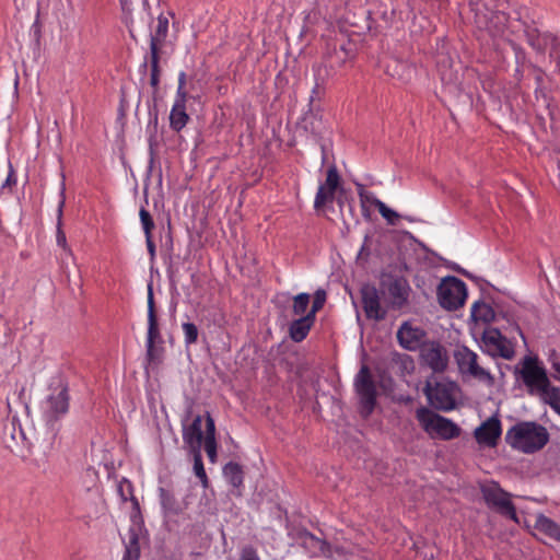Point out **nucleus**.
<instances>
[{
    "label": "nucleus",
    "instance_id": "obj_44",
    "mask_svg": "<svg viewBox=\"0 0 560 560\" xmlns=\"http://www.w3.org/2000/svg\"><path fill=\"white\" fill-rule=\"evenodd\" d=\"M145 244H147V248L150 254V257L153 260L155 257L156 248H155V244L152 240V234L145 235Z\"/></svg>",
    "mask_w": 560,
    "mask_h": 560
},
{
    "label": "nucleus",
    "instance_id": "obj_19",
    "mask_svg": "<svg viewBox=\"0 0 560 560\" xmlns=\"http://www.w3.org/2000/svg\"><path fill=\"white\" fill-rule=\"evenodd\" d=\"M202 432V417L196 416L192 422L185 427L183 430L184 442L192 450V452L200 451L202 441L205 440Z\"/></svg>",
    "mask_w": 560,
    "mask_h": 560
},
{
    "label": "nucleus",
    "instance_id": "obj_45",
    "mask_svg": "<svg viewBox=\"0 0 560 560\" xmlns=\"http://www.w3.org/2000/svg\"><path fill=\"white\" fill-rule=\"evenodd\" d=\"M551 368L553 370L552 377L560 382V362L553 361Z\"/></svg>",
    "mask_w": 560,
    "mask_h": 560
},
{
    "label": "nucleus",
    "instance_id": "obj_29",
    "mask_svg": "<svg viewBox=\"0 0 560 560\" xmlns=\"http://www.w3.org/2000/svg\"><path fill=\"white\" fill-rule=\"evenodd\" d=\"M65 205V200L61 199L58 207V222H57V232H56V242L57 245L60 246L67 255H72V252L67 243L66 233L63 232L61 225H62V207Z\"/></svg>",
    "mask_w": 560,
    "mask_h": 560
},
{
    "label": "nucleus",
    "instance_id": "obj_12",
    "mask_svg": "<svg viewBox=\"0 0 560 560\" xmlns=\"http://www.w3.org/2000/svg\"><path fill=\"white\" fill-rule=\"evenodd\" d=\"M341 185V178L336 165L328 167L326 172V179L318 186L315 199L314 209L322 210L326 205L331 203L335 199L336 191Z\"/></svg>",
    "mask_w": 560,
    "mask_h": 560
},
{
    "label": "nucleus",
    "instance_id": "obj_1",
    "mask_svg": "<svg viewBox=\"0 0 560 560\" xmlns=\"http://www.w3.org/2000/svg\"><path fill=\"white\" fill-rule=\"evenodd\" d=\"M506 443L525 454L540 451L549 442V432L534 421L517 422L505 433Z\"/></svg>",
    "mask_w": 560,
    "mask_h": 560
},
{
    "label": "nucleus",
    "instance_id": "obj_15",
    "mask_svg": "<svg viewBox=\"0 0 560 560\" xmlns=\"http://www.w3.org/2000/svg\"><path fill=\"white\" fill-rule=\"evenodd\" d=\"M160 338V328L155 311L154 295L152 283L148 284V336H147V352L152 357L154 351V343Z\"/></svg>",
    "mask_w": 560,
    "mask_h": 560
},
{
    "label": "nucleus",
    "instance_id": "obj_7",
    "mask_svg": "<svg viewBox=\"0 0 560 560\" xmlns=\"http://www.w3.org/2000/svg\"><path fill=\"white\" fill-rule=\"evenodd\" d=\"M466 298V283L456 277L444 278L438 287L439 303L445 310H458L464 305Z\"/></svg>",
    "mask_w": 560,
    "mask_h": 560
},
{
    "label": "nucleus",
    "instance_id": "obj_33",
    "mask_svg": "<svg viewBox=\"0 0 560 560\" xmlns=\"http://www.w3.org/2000/svg\"><path fill=\"white\" fill-rule=\"evenodd\" d=\"M376 201V209L378 210L380 214L387 221L388 224L395 225L397 223V220L399 219V214L388 208L382 200H375Z\"/></svg>",
    "mask_w": 560,
    "mask_h": 560
},
{
    "label": "nucleus",
    "instance_id": "obj_48",
    "mask_svg": "<svg viewBox=\"0 0 560 560\" xmlns=\"http://www.w3.org/2000/svg\"><path fill=\"white\" fill-rule=\"evenodd\" d=\"M143 1L145 2L147 0H143Z\"/></svg>",
    "mask_w": 560,
    "mask_h": 560
},
{
    "label": "nucleus",
    "instance_id": "obj_17",
    "mask_svg": "<svg viewBox=\"0 0 560 560\" xmlns=\"http://www.w3.org/2000/svg\"><path fill=\"white\" fill-rule=\"evenodd\" d=\"M424 338L425 332L421 328L413 327L409 323H404L397 331L399 345L410 351L419 349L422 346Z\"/></svg>",
    "mask_w": 560,
    "mask_h": 560
},
{
    "label": "nucleus",
    "instance_id": "obj_11",
    "mask_svg": "<svg viewBox=\"0 0 560 560\" xmlns=\"http://www.w3.org/2000/svg\"><path fill=\"white\" fill-rule=\"evenodd\" d=\"M381 288L387 292L393 308L399 310L407 304L410 287L405 278L384 276L381 280Z\"/></svg>",
    "mask_w": 560,
    "mask_h": 560
},
{
    "label": "nucleus",
    "instance_id": "obj_23",
    "mask_svg": "<svg viewBox=\"0 0 560 560\" xmlns=\"http://www.w3.org/2000/svg\"><path fill=\"white\" fill-rule=\"evenodd\" d=\"M168 32V19L166 16L160 15L158 18V23L154 30V33L151 35L150 39V52H152V48H155V52L160 54V50L164 44V40L167 36Z\"/></svg>",
    "mask_w": 560,
    "mask_h": 560
},
{
    "label": "nucleus",
    "instance_id": "obj_25",
    "mask_svg": "<svg viewBox=\"0 0 560 560\" xmlns=\"http://www.w3.org/2000/svg\"><path fill=\"white\" fill-rule=\"evenodd\" d=\"M470 315L475 322H482L485 324H489L495 318L492 306L483 301H478L472 304Z\"/></svg>",
    "mask_w": 560,
    "mask_h": 560
},
{
    "label": "nucleus",
    "instance_id": "obj_31",
    "mask_svg": "<svg viewBox=\"0 0 560 560\" xmlns=\"http://www.w3.org/2000/svg\"><path fill=\"white\" fill-rule=\"evenodd\" d=\"M311 296L308 293H300L293 298L292 310L295 315L304 316L308 305Z\"/></svg>",
    "mask_w": 560,
    "mask_h": 560
},
{
    "label": "nucleus",
    "instance_id": "obj_2",
    "mask_svg": "<svg viewBox=\"0 0 560 560\" xmlns=\"http://www.w3.org/2000/svg\"><path fill=\"white\" fill-rule=\"evenodd\" d=\"M521 369L517 371L522 382L532 396H539L542 400L549 395L555 386L551 385L546 369L535 357H525L522 360Z\"/></svg>",
    "mask_w": 560,
    "mask_h": 560
},
{
    "label": "nucleus",
    "instance_id": "obj_24",
    "mask_svg": "<svg viewBox=\"0 0 560 560\" xmlns=\"http://www.w3.org/2000/svg\"><path fill=\"white\" fill-rule=\"evenodd\" d=\"M202 442H205V451L209 459L214 462L217 457L215 425L209 413H207L206 418V438Z\"/></svg>",
    "mask_w": 560,
    "mask_h": 560
},
{
    "label": "nucleus",
    "instance_id": "obj_42",
    "mask_svg": "<svg viewBox=\"0 0 560 560\" xmlns=\"http://www.w3.org/2000/svg\"><path fill=\"white\" fill-rule=\"evenodd\" d=\"M187 97H188V91L186 90V88L177 86V92H176L174 104L186 105Z\"/></svg>",
    "mask_w": 560,
    "mask_h": 560
},
{
    "label": "nucleus",
    "instance_id": "obj_39",
    "mask_svg": "<svg viewBox=\"0 0 560 560\" xmlns=\"http://www.w3.org/2000/svg\"><path fill=\"white\" fill-rule=\"evenodd\" d=\"M118 492H119L122 501H127V500L133 498V495H132L133 487H132L131 482L127 479H122L118 483Z\"/></svg>",
    "mask_w": 560,
    "mask_h": 560
},
{
    "label": "nucleus",
    "instance_id": "obj_32",
    "mask_svg": "<svg viewBox=\"0 0 560 560\" xmlns=\"http://www.w3.org/2000/svg\"><path fill=\"white\" fill-rule=\"evenodd\" d=\"M140 555V547L138 542V537L135 533H131L129 536V541L126 546V555L124 560H138Z\"/></svg>",
    "mask_w": 560,
    "mask_h": 560
},
{
    "label": "nucleus",
    "instance_id": "obj_14",
    "mask_svg": "<svg viewBox=\"0 0 560 560\" xmlns=\"http://www.w3.org/2000/svg\"><path fill=\"white\" fill-rule=\"evenodd\" d=\"M295 542L301 546L311 557H331L329 545L324 539L313 535L306 529L296 532Z\"/></svg>",
    "mask_w": 560,
    "mask_h": 560
},
{
    "label": "nucleus",
    "instance_id": "obj_18",
    "mask_svg": "<svg viewBox=\"0 0 560 560\" xmlns=\"http://www.w3.org/2000/svg\"><path fill=\"white\" fill-rule=\"evenodd\" d=\"M502 433L501 422L497 418H490L475 430V438L480 444L494 446Z\"/></svg>",
    "mask_w": 560,
    "mask_h": 560
},
{
    "label": "nucleus",
    "instance_id": "obj_26",
    "mask_svg": "<svg viewBox=\"0 0 560 560\" xmlns=\"http://www.w3.org/2000/svg\"><path fill=\"white\" fill-rule=\"evenodd\" d=\"M189 121V116L186 113V105L173 104L170 114V126L171 128L179 132Z\"/></svg>",
    "mask_w": 560,
    "mask_h": 560
},
{
    "label": "nucleus",
    "instance_id": "obj_38",
    "mask_svg": "<svg viewBox=\"0 0 560 560\" xmlns=\"http://www.w3.org/2000/svg\"><path fill=\"white\" fill-rule=\"evenodd\" d=\"M16 182H18L16 174H15L12 165L10 164L8 176L0 187V192L4 194L5 190H9L11 192L12 187H14L16 185Z\"/></svg>",
    "mask_w": 560,
    "mask_h": 560
},
{
    "label": "nucleus",
    "instance_id": "obj_4",
    "mask_svg": "<svg viewBox=\"0 0 560 560\" xmlns=\"http://www.w3.org/2000/svg\"><path fill=\"white\" fill-rule=\"evenodd\" d=\"M354 390L359 397L360 415L366 419L374 411L377 402V389L372 373L362 365L354 378Z\"/></svg>",
    "mask_w": 560,
    "mask_h": 560
},
{
    "label": "nucleus",
    "instance_id": "obj_3",
    "mask_svg": "<svg viewBox=\"0 0 560 560\" xmlns=\"http://www.w3.org/2000/svg\"><path fill=\"white\" fill-rule=\"evenodd\" d=\"M416 418L422 429L431 436L442 440H453L460 434V428L452 420L434 413L427 407L416 411Z\"/></svg>",
    "mask_w": 560,
    "mask_h": 560
},
{
    "label": "nucleus",
    "instance_id": "obj_10",
    "mask_svg": "<svg viewBox=\"0 0 560 560\" xmlns=\"http://www.w3.org/2000/svg\"><path fill=\"white\" fill-rule=\"evenodd\" d=\"M69 399L67 385L60 383L51 388L50 394L43 404L45 418L48 421H55L65 416L69 410Z\"/></svg>",
    "mask_w": 560,
    "mask_h": 560
},
{
    "label": "nucleus",
    "instance_id": "obj_8",
    "mask_svg": "<svg viewBox=\"0 0 560 560\" xmlns=\"http://www.w3.org/2000/svg\"><path fill=\"white\" fill-rule=\"evenodd\" d=\"M482 497L489 508L497 510L503 516L518 522L516 510L510 499V493L504 491L498 482L491 481L481 486Z\"/></svg>",
    "mask_w": 560,
    "mask_h": 560
},
{
    "label": "nucleus",
    "instance_id": "obj_13",
    "mask_svg": "<svg viewBox=\"0 0 560 560\" xmlns=\"http://www.w3.org/2000/svg\"><path fill=\"white\" fill-rule=\"evenodd\" d=\"M360 293L366 318L376 322L383 320L386 317L387 311L381 304L378 290L374 285L364 284Z\"/></svg>",
    "mask_w": 560,
    "mask_h": 560
},
{
    "label": "nucleus",
    "instance_id": "obj_35",
    "mask_svg": "<svg viewBox=\"0 0 560 560\" xmlns=\"http://www.w3.org/2000/svg\"><path fill=\"white\" fill-rule=\"evenodd\" d=\"M326 296L327 295H326L325 290H323V289L316 290V292L314 293V298H313L312 308L307 313L310 316L315 318L316 313L323 308V306L326 302Z\"/></svg>",
    "mask_w": 560,
    "mask_h": 560
},
{
    "label": "nucleus",
    "instance_id": "obj_16",
    "mask_svg": "<svg viewBox=\"0 0 560 560\" xmlns=\"http://www.w3.org/2000/svg\"><path fill=\"white\" fill-rule=\"evenodd\" d=\"M421 357L423 362L434 372H443L448 363L445 349L439 343H429L422 347Z\"/></svg>",
    "mask_w": 560,
    "mask_h": 560
},
{
    "label": "nucleus",
    "instance_id": "obj_34",
    "mask_svg": "<svg viewBox=\"0 0 560 560\" xmlns=\"http://www.w3.org/2000/svg\"><path fill=\"white\" fill-rule=\"evenodd\" d=\"M183 332H184V341L186 346H190L197 342L198 340V328L192 323H183L182 324Z\"/></svg>",
    "mask_w": 560,
    "mask_h": 560
},
{
    "label": "nucleus",
    "instance_id": "obj_27",
    "mask_svg": "<svg viewBox=\"0 0 560 560\" xmlns=\"http://www.w3.org/2000/svg\"><path fill=\"white\" fill-rule=\"evenodd\" d=\"M223 475L228 482L235 489L243 487L244 471L240 464L230 462L223 467Z\"/></svg>",
    "mask_w": 560,
    "mask_h": 560
},
{
    "label": "nucleus",
    "instance_id": "obj_28",
    "mask_svg": "<svg viewBox=\"0 0 560 560\" xmlns=\"http://www.w3.org/2000/svg\"><path fill=\"white\" fill-rule=\"evenodd\" d=\"M160 54L155 52V48H152V52H150V85L154 91L159 89L160 84Z\"/></svg>",
    "mask_w": 560,
    "mask_h": 560
},
{
    "label": "nucleus",
    "instance_id": "obj_9",
    "mask_svg": "<svg viewBox=\"0 0 560 560\" xmlns=\"http://www.w3.org/2000/svg\"><path fill=\"white\" fill-rule=\"evenodd\" d=\"M481 350L492 359L512 360L515 351L513 345L497 328L488 327L481 335Z\"/></svg>",
    "mask_w": 560,
    "mask_h": 560
},
{
    "label": "nucleus",
    "instance_id": "obj_22",
    "mask_svg": "<svg viewBox=\"0 0 560 560\" xmlns=\"http://www.w3.org/2000/svg\"><path fill=\"white\" fill-rule=\"evenodd\" d=\"M315 318L310 316L308 314H305L304 316H301L300 318L292 322L290 326V337L295 342H301L304 340L311 330L312 326L314 325Z\"/></svg>",
    "mask_w": 560,
    "mask_h": 560
},
{
    "label": "nucleus",
    "instance_id": "obj_37",
    "mask_svg": "<svg viewBox=\"0 0 560 560\" xmlns=\"http://www.w3.org/2000/svg\"><path fill=\"white\" fill-rule=\"evenodd\" d=\"M544 401L560 415V387L555 386Z\"/></svg>",
    "mask_w": 560,
    "mask_h": 560
},
{
    "label": "nucleus",
    "instance_id": "obj_20",
    "mask_svg": "<svg viewBox=\"0 0 560 560\" xmlns=\"http://www.w3.org/2000/svg\"><path fill=\"white\" fill-rule=\"evenodd\" d=\"M534 528L553 541L560 540V525L544 514L537 515Z\"/></svg>",
    "mask_w": 560,
    "mask_h": 560
},
{
    "label": "nucleus",
    "instance_id": "obj_36",
    "mask_svg": "<svg viewBox=\"0 0 560 560\" xmlns=\"http://www.w3.org/2000/svg\"><path fill=\"white\" fill-rule=\"evenodd\" d=\"M140 221L144 231V235L152 234V230L154 229L153 219L148 210L141 208L139 211Z\"/></svg>",
    "mask_w": 560,
    "mask_h": 560
},
{
    "label": "nucleus",
    "instance_id": "obj_43",
    "mask_svg": "<svg viewBox=\"0 0 560 560\" xmlns=\"http://www.w3.org/2000/svg\"><path fill=\"white\" fill-rule=\"evenodd\" d=\"M240 560H260L256 550L252 547H245L242 550Z\"/></svg>",
    "mask_w": 560,
    "mask_h": 560
},
{
    "label": "nucleus",
    "instance_id": "obj_46",
    "mask_svg": "<svg viewBox=\"0 0 560 560\" xmlns=\"http://www.w3.org/2000/svg\"><path fill=\"white\" fill-rule=\"evenodd\" d=\"M187 74L180 71L178 74V86H186Z\"/></svg>",
    "mask_w": 560,
    "mask_h": 560
},
{
    "label": "nucleus",
    "instance_id": "obj_6",
    "mask_svg": "<svg viewBox=\"0 0 560 560\" xmlns=\"http://www.w3.org/2000/svg\"><path fill=\"white\" fill-rule=\"evenodd\" d=\"M453 382L428 380L423 393L429 404L436 410L451 411L455 408V390Z\"/></svg>",
    "mask_w": 560,
    "mask_h": 560
},
{
    "label": "nucleus",
    "instance_id": "obj_21",
    "mask_svg": "<svg viewBox=\"0 0 560 560\" xmlns=\"http://www.w3.org/2000/svg\"><path fill=\"white\" fill-rule=\"evenodd\" d=\"M557 36L552 35L548 32H539L537 30H532L527 33V42L528 44L540 54H545V51L551 47Z\"/></svg>",
    "mask_w": 560,
    "mask_h": 560
},
{
    "label": "nucleus",
    "instance_id": "obj_30",
    "mask_svg": "<svg viewBox=\"0 0 560 560\" xmlns=\"http://www.w3.org/2000/svg\"><path fill=\"white\" fill-rule=\"evenodd\" d=\"M194 471L200 480L203 488L209 487V479L207 477L200 451L194 452Z\"/></svg>",
    "mask_w": 560,
    "mask_h": 560
},
{
    "label": "nucleus",
    "instance_id": "obj_5",
    "mask_svg": "<svg viewBox=\"0 0 560 560\" xmlns=\"http://www.w3.org/2000/svg\"><path fill=\"white\" fill-rule=\"evenodd\" d=\"M454 359L463 375H468L487 385L494 384V376L480 363L479 355L468 347H458L454 352Z\"/></svg>",
    "mask_w": 560,
    "mask_h": 560
},
{
    "label": "nucleus",
    "instance_id": "obj_47",
    "mask_svg": "<svg viewBox=\"0 0 560 560\" xmlns=\"http://www.w3.org/2000/svg\"><path fill=\"white\" fill-rule=\"evenodd\" d=\"M122 11L129 12L131 10V0H120Z\"/></svg>",
    "mask_w": 560,
    "mask_h": 560
},
{
    "label": "nucleus",
    "instance_id": "obj_41",
    "mask_svg": "<svg viewBox=\"0 0 560 560\" xmlns=\"http://www.w3.org/2000/svg\"><path fill=\"white\" fill-rule=\"evenodd\" d=\"M359 197H360L362 206H364V203H370V205L374 206L375 208H376L375 200H380L372 192L365 191L363 189L359 191Z\"/></svg>",
    "mask_w": 560,
    "mask_h": 560
},
{
    "label": "nucleus",
    "instance_id": "obj_40",
    "mask_svg": "<svg viewBox=\"0 0 560 560\" xmlns=\"http://www.w3.org/2000/svg\"><path fill=\"white\" fill-rule=\"evenodd\" d=\"M370 243H371V237L369 235H365L363 244H362V246L358 253V256H357V259L359 261H366L368 258L370 257V254H371Z\"/></svg>",
    "mask_w": 560,
    "mask_h": 560
}]
</instances>
